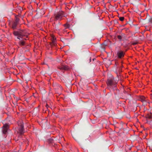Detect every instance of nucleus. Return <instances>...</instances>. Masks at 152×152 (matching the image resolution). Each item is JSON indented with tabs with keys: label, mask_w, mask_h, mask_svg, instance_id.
<instances>
[{
	"label": "nucleus",
	"mask_w": 152,
	"mask_h": 152,
	"mask_svg": "<svg viewBox=\"0 0 152 152\" xmlns=\"http://www.w3.org/2000/svg\"><path fill=\"white\" fill-rule=\"evenodd\" d=\"M26 31L23 30H20L17 31H14L13 34L15 36L18 37L17 38L20 40V38H22L23 36H25Z\"/></svg>",
	"instance_id": "f257e3e1"
},
{
	"label": "nucleus",
	"mask_w": 152,
	"mask_h": 152,
	"mask_svg": "<svg viewBox=\"0 0 152 152\" xmlns=\"http://www.w3.org/2000/svg\"><path fill=\"white\" fill-rule=\"evenodd\" d=\"M64 16V12L62 11H59L54 15V21L57 20L60 21L61 20L62 18Z\"/></svg>",
	"instance_id": "f03ea898"
},
{
	"label": "nucleus",
	"mask_w": 152,
	"mask_h": 152,
	"mask_svg": "<svg viewBox=\"0 0 152 152\" xmlns=\"http://www.w3.org/2000/svg\"><path fill=\"white\" fill-rule=\"evenodd\" d=\"M118 80L119 79L118 78H116L115 82H114L113 78H109L107 80V84L108 86H111L115 85V84H116L117 83V81L116 82V81H118Z\"/></svg>",
	"instance_id": "7ed1b4c3"
},
{
	"label": "nucleus",
	"mask_w": 152,
	"mask_h": 152,
	"mask_svg": "<svg viewBox=\"0 0 152 152\" xmlns=\"http://www.w3.org/2000/svg\"><path fill=\"white\" fill-rule=\"evenodd\" d=\"M51 40L52 42L50 43V45L52 49H53L56 47V38L53 35H51Z\"/></svg>",
	"instance_id": "20e7f679"
},
{
	"label": "nucleus",
	"mask_w": 152,
	"mask_h": 152,
	"mask_svg": "<svg viewBox=\"0 0 152 152\" xmlns=\"http://www.w3.org/2000/svg\"><path fill=\"white\" fill-rule=\"evenodd\" d=\"M20 127L19 128L18 132L19 133L20 135H21L24 132V128L23 125L22 123H20Z\"/></svg>",
	"instance_id": "39448f33"
},
{
	"label": "nucleus",
	"mask_w": 152,
	"mask_h": 152,
	"mask_svg": "<svg viewBox=\"0 0 152 152\" xmlns=\"http://www.w3.org/2000/svg\"><path fill=\"white\" fill-rule=\"evenodd\" d=\"M9 127V125L6 124L3 127L2 132L4 134H6Z\"/></svg>",
	"instance_id": "423d86ee"
},
{
	"label": "nucleus",
	"mask_w": 152,
	"mask_h": 152,
	"mask_svg": "<svg viewBox=\"0 0 152 152\" xmlns=\"http://www.w3.org/2000/svg\"><path fill=\"white\" fill-rule=\"evenodd\" d=\"M124 53L123 51H119L117 52V55L118 57L120 58H121L124 56Z\"/></svg>",
	"instance_id": "0eeeda50"
},
{
	"label": "nucleus",
	"mask_w": 152,
	"mask_h": 152,
	"mask_svg": "<svg viewBox=\"0 0 152 152\" xmlns=\"http://www.w3.org/2000/svg\"><path fill=\"white\" fill-rule=\"evenodd\" d=\"M72 137L77 142H80V140L76 136L75 133L74 132H73L72 133Z\"/></svg>",
	"instance_id": "6e6552de"
},
{
	"label": "nucleus",
	"mask_w": 152,
	"mask_h": 152,
	"mask_svg": "<svg viewBox=\"0 0 152 152\" xmlns=\"http://www.w3.org/2000/svg\"><path fill=\"white\" fill-rule=\"evenodd\" d=\"M115 97L116 100H118L120 99L121 98V96L120 95L118 92H114Z\"/></svg>",
	"instance_id": "1a4fd4ad"
},
{
	"label": "nucleus",
	"mask_w": 152,
	"mask_h": 152,
	"mask_svg": "<svg viewBox=\"0 0 152 152\" xmlns=\"http://www.w3.org/2000/svg\"><path fill=\"white\" fill-rule=\"evenodd\" d=\"M18 23L13 21V22L12 25V28L14 30L15 29H16V27L17 25H18Z\"/></svg>",
	"instance_id": "9d476101"
},
{
	"label": "nucleus",
	"mask_w": 152,
	"mask_h": 152,
	"mask_svg": "<svg viewBox=\"0 0 152 152\" xmlns=\"http://www.w3.org/2000/svg\"><path fill=\"white\" fill-rule=\"evenodd\" d=\"M61 70H67L68 69V67L67 66H62L59 67Z\"/></svg>",
	"instance_id": "9b49d317"
},
{
	"label": "nucleus",
	"mask_w": 152,
	"mask_h": 152,
	"mask_svg": "<svg viewBox=\"0 0 152 152\" xmlns=\"http://www.w3.org/2000/svg\"><path fill=\"white\" fill-rule=\"evenodd\" d=\"M140 100L141 101L143 102H146L147 101V99L144 96H142L140 98Z\"/></svg>",
	"instance_id": "f8f14e48"
},
{
	"label": "nucleus",
	"mask_w": 152,
	"mask_h": 152,
	"mask_svg": "<svg viewBox=\"0 0 152 152\" xmlns=\"http://www.w3.org/2000/svg\"><path fill=\"white\" fill-rule=\"evenodd\" d=\"M61 24V23L60 22H58V24H56L54 22L53 24V26L55 27L56 29H58V26Z\"/></svg>",
	"instance_id": "ddd939ff"
},
{
	"label": "nucleus",
	"mask_w": 152,
	"mask_h": 152,
	"mask_svg": "<svg viewBox=\"0 0 152 152\" xmlns=\"http://www.w3.org/2000/svg\"><path fill=\"white\" fill-rule=\"evenodd\" d=\"M146 117L149 119H152V114L151 113H148Z\"/></svg>",
	"instance_id": "4468645a"
},
{
	"label": "nucleus",
	"mask_w": 152,
	"mask_h": 152,
	"mask_svg": "<svg viewBox=\"0 0 152 152\" xmlns=\"http://www.w3.org/2000/svg\"><path fill=\"white\" fill-rule=\"evenodd\" d=\"M116 84H115V85L113 86H111V87L112 88L113 90V91H115V90H116V91H117L118 92L119 91V90L117 88V87H116Z\"/></svg>",
	"instance_id": "2eb2a0df"
},
{
	"label": "nucleus",
	"mask_w": 152,
	"mask_h": 152,
	"mask_svg": "<svg viewBox=\"0 0 152 152\" xmlns=\"http://www.w3.org/2000/svg\"><path fill=\"white\" fill-rule=\"evenodd\" d=\"M25 44V42L22 40L20 41L19 42V44L20 45L24 46Z\"/></svg>",
	"instance_id": "dca6fc26"
},
{
	"label": "nucleus",
	"mask_w": 152,
	"mask_h": 152,
	"mask_svg": "<svg viewBox=\"0 0 152 152\" xmlns=\"http://www.w3.org/2000/svg\"><path fill=\"white\" fill-rule=\"evenodd\" d=\"M53 140L51 138H50L48 140V142L49 143H52L53 142Z\"/></svg>",
	"instance_id": "f3484780"
},
{
	"label": "nucleus",
	"mask_w": 152,
	"mask_h": 152,
	"mask_svg": "<svg viewBox=\"0 0 152 152\" xmlns=\"http://www.w3.org/2000/svg\"><path fill=\"white\" fill-rule=\"evenodd\" d=\"M148 23L151 22L152 23V17H150L148 18L147 20Z\"/></svg>",
	"instance_id": "a211bd4d"
},
{
	"label": "nucleus",
	"mask_w": 152,
	"mask_h": 152,
	"mask_svg": "<svg viewBox=\"0 0 152 152\" xmlns=\"http://www.w3.org/2000/svg\"><path fill=\"white\" fill-rule=\"evenodd\" d=\"M64 26L66 28H69L70 27V25L68 24H66L64 25Z\"/></svg>",
	"instance_id": "6ab92c4d"
},
{
	"label": "nucleus",
	"mask_w": 152,
	"mask_h": 152,
	"mask_svg": "<svg viewBox=\"0 0 152 152\" xmlns=\"http://www.w3.org/2000/svg\"><path fill=\"white\" fill-rule=\"evenodd\" d=\"M20 19L18 18H17L16 17V19L15 21H14L15 22H16V23H19V21Z\"/></svg>",
	"instance_id": "aec40b11"
},
{
	"label": "nucleus",
	"mask_w": 152,
	"mask_h": 152,
	"mask_svg": "<svg viewBox=\"0 0 152 152\" xmlns=\"http://www.w3.org/2000/svg\"><path fill=\"white\" fill-rule=\"evenodd\" d=\"M117 37H118V39H119V40L120 41H121V40L122 38V37L120 35H118L117 36Z\"/></svg>",
	"instance_id": "412c9836"
},
{
	"label": "nucleus",
	"mask_w": 152,
	"mask_h": 152,
	"mask_svg": "<svg viewBox=\"0 0 152 152\" xmlns=\"http://www.w3.org/2000/svg\"><path fill=\"white\" fill-rule=\"evenodd\" d=\"M119 20L121 21H123L124 20V17H120L119 18Z\"/></svg>",
	"instance_id": "4be33fe9"
},
{
	"label": "nucleus",
	"mask_w": 152,
	"mask_h": 152,
	"mask_svg": "<svg viewBox=\"0 0 152 152\" xmlns=\"http://www.w3.org/2000/svg\"><path fill=\"white\" fill-rule=\"evenodd\" d=\"M148 123H149V124H151V125H152V120L151 121H148Z\"/></svg>",
	"instance_id": "5701e85b"
},
{
	"label": "nucleus",
	"mask_w": 152,
	"mask_h": 152,
	"mask_svg": "<svg viewBox=\"0 0 152 152\" xmlns=\"http://www.w3.org/2000/svg\"><path fill=\"white\" fill-rule=\"evenodd\" d=\"M136 44V43H133V45H135Z\"/></svg>",
	"instance_id": "b1692460"
},
{
	"label": "nucleus",
	"mask_w": 152,
	"mask_h": 152,
	"mask_svg": "<svg viewBox=\"0 0 152 152\" xmlns=\"http://www.w3.org/2000/svg\"><path fill=\"white\" fill-rule=\"evenodd\" d=\"M91 61V58H90L89 59V62H90Z\"/></svg>",
	"instance_id": "393cba45"
},
{
	"label": "nucleus",
	"mask_w": 152,
	"mask_h": 152,
	"mask_svg": "<svg viewBox=\"0 0 152 152\" xmlns=\"http://www.w3.org/2000/svg\"><path fill=\"white\" fill-rule=\"evenodd\" d=\"M117 76H118V75L117 74Z\"/></svg>",
	"instance_id": "a878e982"
},
{
	"label": "nucleus",
	"mask_w": 152,
	"mask_h": 152,
	"mask_svg": "<svg viewBox=\"0 0 152 152\" xmlns=\"http://www.w3.org/2000/svg\"><path fill=\"white\" fill-rule=\"evenodd\" d=\"M60 88H61V86H60Z\"/></svg>",
	"instance_id": "bb28decb"
},
{
	"label": "nucleus",
	"mask_w": 152,
	"mask_h": 152,
	"mask_svg": "<svg viewBox=\"0 0 152 152\" xmlns=\"http://www.w3.org/2000/svg\"><path fill=\"white\" fill-rule=\"evenodd\" d=\"M93 60L94 61V58L93 59Z\"/></svg>",
	"instance_id": "cd10ccee"
},
{
	"label": "nucleus",
	"mask_w": 152,
	"mask_h": 152,
	"mask_svg": "<svg viewBox=\"0 0 152 152\" xmlns=\"http://www.w3.org/2000/svg\"><path fill=\"white\" fill-rule=\"evenodd\" d=\"M52 18H50V20H51V19Z\"/></svg>",
	"instance_id": "c85d7f7f"
}]
</instances>
